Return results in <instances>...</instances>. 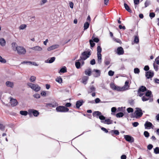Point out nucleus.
Here are the masks:
<instances>
[{
    "instance_id": "obj_1",
    "label": "nucleus",
    "mask_w": 159,
    "mask_h": 159,
    "mask_svg": "<svg viewBox=\"0 0 159 159\" xmlns=\"http://www.w3.org/2000/svg\"><path fill=\"white\" fill-rule=\"evenodd\" d=\"M11 46L12 49L15 51H16L19 54L21 55L25 54L26 51L23 47L18 46L15 42L12 43Z\"/></svg>"
},
{
    "instance_id": "obj_2",
    "label": "nucleus",
    "mask_w": 159,
    "mask_h": 159,
    "mask_svg": "<svg viewBox=\"0 0 159 159\" xmlns=\"http://www.w3.org/2000/svg\"><path fill=\"white\" fill-rule=\"evenodd\" d=\"M90 55V51L89 50L87 51H84L82 53L81 56L80 57V59L79 60L81 61L82 60H85L89 57Z\"/></svg>"
},
{
    "instance_id": "obj_3",
    "label": "nucleus",
    "mask_w": 159,
    "mask_h": 159,
    "mask_svg": "<svg viewBox=\"0 0 159 159\" xmlns=\"http://www.w3.org/2000/svg\"><path fill=\"white\" fill-rule=\"evenodd\" d=\"M27 85L31 89L36 92H38L41 89V88L38 84L29 83L27 84Z\"/></svg>"
},
{
    "instance_id": "obj_4",
    "label": "nucleus",
    "mask_w": 159,
    "mask_h": 159,
    "mask_svg": "<svg viewBox=\"0 0 159 159\" xmlns=\"http://www.w3.org/2000/svg\"><path fill=\"white\" fill-rule=\"evenodd\" d=\"M97 51L98 62L99 64H100L102 62V55L101 54L102 48L100 46H98Z\"/></svg>"
},
{
    "instance_id": "obj_5",
    "label": "nucleus",
    "mask_w": 159,
    "mask_h": 159,
    "mask_svg": "<svg viewBox=\"0 0 159 159\" xmlns=\"http://www.w3.org/2000/svg\"><path fill=\"white\" fill-rule=\"evenodd\" d=\"M56 109L57 112H66L69 110L68 108L63 106H59L57 107Z\"/></svg>"
},
{
    "instance_id": "obj_6",
    "label": "nucleus",
    "mask_w": 159,
    "mask_h": 159,
    "mask_svg": "<svg viewBox=\"0 0 159 159\" xmlns=\"http://www.w3.org/2000/svg\"><path fill=\"white\" fill-rule=\"evenodd\" d=\"M92 72V74L95 77H98L100 75L101 71L99 70L94 69Z\"/></svg>"
},
{
    "instance_id": "obj_7",
    "label": "nucleus",
    "mask_w": 159,
    "mask_h": 159,
    "mask_svg": "<svg viewBox=\"0 0 159 159\" xmlns=\"http://www.w3.org/2000/svg\"><path fill=\"white\" fill-rule=\"evenodd\" d=\"M111 88L113 90L121 91L120 87L116 86L113 83H111L110 84Z\"/></svg>"
},
{
    "instance_id": "obj_8",
    "label": "nucleus",
    "mask_w": 159,
    "mask_h": 159,
    "mask_svg": "<svg viewBox=\"0 0 159 159\" xmlns=\"http://www.w3.org/2000/svg\"><path fill=\"white\" fill-rule=\"evenodd\" d=\"M129 81L127 80L125 82V85L122 87H120L121 91H125L129 89Z\"/></svg>"
},
{
    "instance_id": "obj_9",
    "label": "nucleus",
    "mask_w": 159,
    "mask_h": 159,
    "mask_svg": "<svg viewBox=\"0 0 159 159\" xmlns=\"http://www.w3.org/2000/svg\"><path fill=\"white\" fill-rule=\"evenodd\" d=\"M124 138L126 141L130 143L133 142L134 141V138L129 135H124Z\"/></svg>"
},
{
    "instance_id": "obj_10",
    "label": "nucleus",
    "mask_w": 159,
    "mask_h": 159,
    "mask_svg": "<svg viewBox=\"0 0 159 159\" xmlns=\"http://www.w3.org/2000/svg\"><path fill=\"white\" fill-rule=\"evenodd\" d=\"M135 113L137 116L141 117L143 114L142 111L140 108H136Z\"/></svg>"
},
{
    "instance_id": "obj_11",
    "label": "nucleus",
    "mask_w": 159,
    "mask_h": 159,
    "mask_svg": "<svg viewBox=\"0 0 159 159\" xmlns=\"http://www.w3.org/2000/svg\"><path fill=\"white\" fill-rule=\"evenodd\" d=\"M154 75L153 72L151 70L147 71L146 73V76L147 79H149L152 78Z\"/></svg>"
},
{
    "instance_id": "obj_12",
    "label": "nucleus",
    "mask_w": 159,
    "mask_h": 159,
    "mask_svg": "<svg viewBox=\"0 0 159 159\" xmlns=\"http://www.w3.org/2000/svg\"><path fill=\"white\" fill-rule=\"evenodd\" d=\"M29 113L30 114H33L34 116H37L39 115V112L36 110L30 109L28 110Z\"/></svg>"
},
{
    "instance_id": "obj_13",
    "label": "nucleus",
    "mask_w": 159,
    "mask_h": 159,
    "mask_svg": "<svg viewBox=\"0 0 159 159\" xmlns=\"http://www.w3.org/2000/svg\"><path fill=\"white\" fill-rule=\"evenodd\" d=\"M144 126L145 129L148 128L149 129H150L151 128H153L152 127L153 126L151 123L147 121L144 124Z\"/></svg>"
},
{
    "instance_id": "obj_14",
    "label": "nucleus",
    "mask_w": 159,
    "mask_h": 159,
    "mask_svg": "<svg viewBox=\"0 0 159 159\" xmlns=\"http://www.w3.org/2000/svg\"><path fill=\"white\" fill-rule=\"evenodd\" d=\"M10 102L11 106L13 107L16 106L18 103L16 99H13L12 98H11Z\"/></svg>"
},
{
    "instance_id": "obj_15",
    "label": "nucleus",
    "mask_w": 159,
    "mask_h": 159,
    "mask_svg": "<svg viewBox=\"0 0 159 159\" xmlns=\"http://www.w3.org/2000/svg\"><path fill=\"white\" fill-rule=\"evenodd\" d=\"M59 46V45L58 44L53 45L48 48L47 50L48 51H50L58 48Z\"/></svg>"
},
{
    "instance_id": "obj_16",
    "label": "nucleus",
    "mask_w": 159,
    "mask_h": 159,
    "mask_svg": "<svg viewBox=\"0 0 159 159\" xmlns=\"http://www.w3.org/2000/svg\"><path fill=\"white\" fill-rule=\"evenodd\" d=\"M124 51L122 47H120L118 48L117 49V53L119 55H122L123 54Z\"/></svg>"
},
{
    "instance_id": "obj_17",
    "label": "nucleus",
    "mask_w": 159,
    "mask_h": 159,
    "mask_svg": "<svg viewBox=\"0 0 159 159\" xmlns=\"http://www.w3.org/2000/svg\"><path fill=\"white\" fill-rule=\"evenodd\" d=\"M96 91V88L93 85L90 86L88 90V93H90L93 92H95Z\"/></svg>"
},
{
    "instance_id": "obj_18",
    "label": "nucleus",
    "mask_w": 159,
    "mask_h": 159,
    "mask_svg": "<svg viewBox=\"0 0 159 159\" xmlns=\"http://www.w3.org/2000/svg\"><path fill=\"white\" fill-rule=\"evenodd\" d=\"M31 49L33 50L39 52L41 51L43 49L41 47L38 46H36L32 47L31 48Z\"/></svg>"
},
{
    "instance_id": "obj_19",
    "label": "nucleus",
    "mask_w": 159,
    "mask_h": 159,
    "mask_svg": "<svg viewBox=\"0 0 159 159\" xmlns=\"http://www.w3.org/2000/svg\"><path fill=\"white\" fill-rule=\"evenodd\" d=\"M101 115H102L101 112L98 111H95L93 113V116L96 117L97 118H98Z\"/></svg>"
},
{
    "instance_id": "obj_20",
    "label": "nucleus",
    "mask_w": 159,
    "mask_h": 159,
    "mask_svg": "<svg viewBox=\"0 0 159 159\" xmlns=\"http://www.w3.org/2000/svg\"><path fill=\"white\" fill-rule=\"evenodd\" d=\"M101 122L104 124L109 125L112 124L113 121L110 119H107L106 120H105L104 121H101Z\"/></svg>"
},
{
    "instance_id": "obj_21",
    "label": "nucleus",
    "mask_w": 159,
    "mask_h": 159,
    "mask_svg": "<svg viewBox=\"0 0 159 159\" xmlns=\"http://www.w3.org/2000/svg\"><path fill=\"white\" fill-rule=\"evenodd\" d=\"M6 85L7 87H10L11 88H12L14 86L13 82L9 81L6 82Z\"/></svg>"
},
{
    "instance_id": "obj_22",
    "label": "nucleus",
    "mask_w": 159,
    "mask_h": 159,
    "mask_svg": "<svg viewBox=\"0 0 159 159\" xmlns=\"http://www.w3.org/2000/svg\"><path fill=\"white\" fill-rule=\"evenodd\" d=\"M142 100L143 102L148 101L149 100H150V102H152L153 101L152 99H151L149 97H146L144 95L143 96V97L142 98Z\"/></svg>"
},
{
    "instance_id": "obj_23",
    "label": "nucleus",
    "mask_w": 159,
    "mask_h": 159,
    "mask_svg": "<svg viewBox=\"0 0 159 159\" xmlns=\"http://www.w3.org/2000/svg\"><path fill=\"white\" fill-rule=\"evenodd\" d=\"M82 100L78 101L76 102V105L77 108H79L82 105L83 103Z\"/></svg>"
},
{
    "instance_id": "obj_24",
    "label": "nucleus",
    "mask_w": 159,
    "mask_h": 159,
    "mask_svg": "<svg viewBox=\"0 0 159 159\" xmlns=\"http://www.w3.org/2000/svg\"><path fill=\"white\" fill-rule=\"evenodd\" d=\"M89 79V77L86 76H84L82 78V82L84 84H87V81Z\"/></svg>"
},
{
    "instance_id": "obj_25",
    "label": "nucleus",
    "mask_w": 159,
    "mask_h": 159,
    "mask_svg": "<svg viewBox=\"0 0 159 159\" xmlns=\"http://www.w3.org/2000/svg\"><path fill=\"white\" fill-rule=\"evenodd\" d=\"M55 59V57H52L51 58H49L47 61H46L45 62L46 63H52L54 61Z\"/></svg>"
},
{
    "instance_id": "obj_26",
    "label": "nucleus",
    "mask_w": 159,
    "mask_h": 159,
    "mask_svg": "<svg viewBox=\"0 0 159 159\" xmlns=\"http://www.w3.org/2000/svg\"><path fill=\"white\" fill-rule=\"evenodd\" d=\"M85 74L86 75L88 76H90L92 74L91 69L90 68H89L86 70L85 71Z\"/></svg>"
},
{
    "instance_id": "obj_27",
    "label": "nucleus",
    "mask_w": 159,
    "mask_h": 159,
    "mask_svg": "<svg viewBox=\"0 0 159 159\" xmlns=\"http://www.w3.org/2000/svg\"><path fill=\"white\" fill-rule=\"evenodd\" d=\"M67 72V69L66 66L62 67L59 71V73H64Z\"/></svg>"
},
{
    "instance_id": "obj_28",
    "label": "nucleus",
    "mask_w": 159,
    "mask_h": 159,
    "mask_svg": "<svg viewBox=\"0 0 159 159\" xmlns=\"http://www.w3.org/2000/svg\"><path fill=\"white\" fill-rule=\"evenodd\" d=\"M0 44L2 46H4L6 44V41L3 38L0 39Z\"/></svg>"
},
{
    "instance_id": "obj_29",
    "label": "nucleus",
    "mask_w": 159,
    "mask_h": 159,
    "mask_svg": "<svg viewBox=\"0 0 159 159\" xmlns=\"http://www.w3.org/2000/svg\"><path fill=\"white\" fill-rule=\"evenodd\" d=\"M124 6L125 8L129 12H131V10L127 4L125 3L124 4Z\"/></svg>"
},
{
    "instance_id": "obj_30",
    "label": "nucleus",
    "mask_w": 159,
    "mask_h": 159,
    "mask_svg": "<svg viewBox=\"0 0 159 159\" xmlns=\"http://www.w3.org/2000/svg\"><path fill=\"white\" fill-rule=\"evenodd\" d=\"M111 61V59L109 58H106L104 60V62L105 65H109Z\"/></svg>"
},
{
    "instance_id": "obj_31",
    "label": "nucleus",
    "mask_w": 159,
    "mask_h": 159,
    "mask_svg": "<svg viewBox=\"0 0 159 159\" xmlns=\"http://www.w3.org/2000/svg\"><path fill=\"white\" fill-rule=\"evenodd\" d=\"M46 105L49 106L50 107H55L58 106V104L56 103L54 104L48 103L46 104Z\"/></svg>"
},
{
    "instance_id": "obj_32",
    "label": "nucleus",
    "mask_w": 159,
    "mask_h": 159,
    "mask_svg": "<svg viewBox=\"0 0 159 159\" xmlns=\"http://www.w3.org/2000/svg\"><path fill=\"white\" fill-rule=\"evenodd\" d=\"M146 88L145 86H142L139 88L138 91L144 92L146 91Z\"/></svg>"
},
{
    "instance_id": "obj_33",
    "label": "nucleus",
    "mask_w": 159,
    "mask_h": 159,
    "mask_svg": "<svg viewBox=\"0 0 159 159\" xmlns=\"http://www.w3.org/2000/svg\"><path fill=\"white\" fill-rule=\"evenodd\" d=\"M152 95V92L151 91L148 90L146 93L145 95H144L146 97H148L151 98Z\"/></svg>"
},
{
    "instance_id": "obj_34",
    "label": "nucleus",
    "mask_w": 159,
    "mask_h": 159,
    "mask_svg": "<svg viewBox=\"0 0 159 159\" xmlns=\"http://www.w3.org/2000/svg\"><path fill=\"white\" fill-rule=\"evenodd\" d=\"M89 26V23L88 22H86L84 24V30H85L87 29Z\"/></svg>"
},
{
    "instance_id": "obj_35",
    "label": "nucleus",
    "mask_w": 159,
    "mask_h": 159,
    "mask_svg": "<svg viewBox=\"0 0 159 159\" xmlns=\"http://www.w3.org/2000/svg\"><path fill=\"white\" fill-rule=\"evenodd\" d=\"M101 101L100 100L99 98H97L95 99V102L93 101H91L90 102V103H98L100 102Z\"/></svg>"
},
{
    "instance_id": "obj_36",
    "label": "nucleus",
    "mask_w": 159,
    "mask_h": 159,
    "mask_svg": "<svg viewBox=\"0 0 159 159\" xmlns=\"http://www.w3.org/2000/svg\"><path fill=\"white\" fill-rule=\"evenodd\" d=\"M80 62L79 61H78L76 62L75 63V66L77 69H79L80 68Z\"/></svg>"
},
{
    "instance_id": "obj_37",
    "label": "nucleus",
    "mask_w": 159,
    "mask_h": 159,
    "mask_svg": "<svg viewBox=\"0 0 159 159\" xmlns=\"http://www.w3.org/2000/svg\"><path fill=\"white\" fill-rule=\"evenodd\" d=\"M124 115V113L122 112H119L116 114V117L117 118H120L123 117Z\"/></svg>"
},
{
    "instance_id": "obj_38",
    "label": "nucleus",
    "mask_w": 159,
    "mask_h": 159,
    "mask_svg": "<svg viewBox=\"0 0 159 159\" xmlns=\"http://www.w3.org/2000/svg\"><path fill=\"white\" fill-rule=\"evenodd\" d=\"M139 38L138 35H136L134 36V41L136 43H139Z\"/></svg>"
},
{
    "instance_id": "obj_39",
    "label": "nucleus",
    "mask_w": 159,
    "mask_h": 159,
    "mask_svg": "<svg viewBox=\"0 0 159 159\" xmlns=\"http://www.w3.org/2000/svg\"><path fill=\"white\" fill-rule=\"evenodd\" d=\"M36 79V77L35 76H31V77L30 79V81L31 82H34L35 80Z\"/></svg>"
},
{
    "instance_id": "obj_40",
    "label": "nucleus",
    "mask_w": 159,
    "mask_h": 159,
    "mask_svg": "<svg viewBox=\"0 0 159 159\" xmlns=\"http://www.w3.org/2000/svg\"><path fill=\"white\" fill-rule=\"evenodd\" d=\"M20 114L22 115L26 116L27 115L28 112L26 111H20Z\"/></svg>"
},
{
    "instance_id": "obj_41",
    "label": "nucleus",
    "mask_w": 159,
    "mask_h": 159,
    "mask_svg": "<svg viewBox=\"0 0 159 159\" xmlns=\"http://www.w3.org/2000/svg\"><path fill=\"white\" fill-rule=\"evenodd\" d=\"M26 27V25L25 24H22L19 27L20 30H23L25 29Z\"/></svg>"
},
{
    "instance_id": "obj_42",
    "label": "nucleus",
    "mask_w": 159,
    "mask_h": 159,
    "mask_svg": "<svg viewBox=\"0 0 159 159\" xmlns=\"http://www.w3.org/2000/svg\"><path fill=\"white\" fill-rule=\"evenodd\" d=\"M154 153L156 154L159 153V148L158 147H156L154 149Z\"/></svg>"
},
{
    "instance_id": "obj_43",
    "label": "nucleus",
    "mask_w": 159,
    "mask_h": 159,
    "mask_svg": "<svg viewBox=\"0 0 159 159\" xmlns=\"http://www.w3.org/2000/svg\"><path fill=\"white\" fill-rule=\"evenodd\" d=\"M0 62L4 63L6 62V60L2 57L0 56Z\"/></svg>"
},
{
    "instance_id": "obj_44",
    "label": "nucleus",
    "mask_w": 159,
    "mask_h": 159,
    "mask_svg": "<svg viewBox=\"0 0 159 159\" xmlns=\"http://www.w3.org/2000/svg\"><path fill=\"white\" fill-rule=\"evenodd\" d=\"M56 81L59 83H61L62 82V79L60 77H59L56 79Z\"/></svg>"
},
{
    "instance_id": "obj_45",
    "label": "nucleus",
    "mask_w": 159,
    "mask_h": 159,
    "mask_svg": "<svg viewBox=\"0 0 159 159\" xmlns=\"http://www.w3.org/2000/svg\"><path fill=\"white\" fill-rule=\"evenodd\" d=\"M134 3L135 5V8L137 7V5L139 4V0H134Z\"/></svg>"
},
{
    "instance_id": "obj_46",
    "label": "nucleus",
    "mask_w": 159,
    "mask_h": 159,
    "mask_svg": "<svg viewBox=\"0 0 159 159\" xmlns=\"http://www.w3.org/2000/svg\"><path fill=\"white\" fill-rule=\"evenodd\" d=\"M89 42L91 47V48L93 47L95 44V43H93V41L92 40H90Z\"/></svg>"
},
{
    "instance_id": "obj_47",
    "label": "nucleus",
    "mask_w": 159,
    "mask_h": 159,
    "mask_svg": "<svg viewBox=\"0 0 159 159\" xmlns=\"http://www.w3.org/2000/svg\"><path fill=\"white\" fill-rule=\"evenodd\" d=\"M134 72L135 74H139L140 72L139 69L138 68H135L134 69Z\"/></svg>"
},
{
    "instance_id": "obj_48",
    "label": "nucleus",
    "mask_w": 159,
    "mask_h": 159,
    "mask_svg": "<svg viewBox=\"0 0 159 159\" xmlns=\"http://www.w3.org/2000/svg\"><path fill=\"white\" fill-rule=\"evenodd\" d=\"M92 40L93 42H95L96 43H98L99 41V39L98 38H94V37H92Z\"/></svg>"
},
{
    "instance_id": "obj_49",
    "label": "nucleus",
    "mask_w": 159,
    "mask_h": 159,
    "mask_svg": "<svg viewBox=\"0 0 159 159\" xmlns=\"http://www.w3.org/2000/svg\"><path fill=\"white\" fill-rule=\"evenodd\" d=\"M98 118L101 120V121H103L102 120H105V117L103 116L102 115H101L98 117Z\"/></svg>"
},
{
    "instance_id": "obj_50",
    "label": "nucleus",
    "mask_w": 159,
    "mask_h": 159,
    "mask_svg": "<svg viewBox=\"0 0 159 159\" xmlns=\"http://www.w3.org/2000/svg\"><path fill=\"white\" fill-rule=\"evenodd\" d=\"M114 71L110 70L109 71L108 73V74L109 76H113L114 74Z\"/></svg>"
},
{
    "instance_id": "obj_51",
    "label": "nucleus",
    "mask_w": 159,
    "mask_h": 159,
    "mask_svg": "<svg viewBox=\"0 0 159 159\" xmlns=\"http://www.w3.org/2000/svg\"><path fill=\"white\" fill-rule=\"evenodd\" d=\"M127 110L128 113L132 112L133 111V109L130 107L128 108Z\"/></svg>"
},
{
    "instance_id": "obj_52",
    "label": "nucleus",
    "mask_w": 159,
    "mask_h": 159,
    "mask_svg": "<svg viewBox=\"0 0 159 159\" xmlns=\"http://www.w3.org/2000/svg\"><path fill=\"white\" fill-rule=\"evenodd\" d=\"M144 135L146 137H148L149 136V134L148 132L145 131L144 132Z\"/></svg>"
},
{
    "instance_id": "obj_53",
    "label": "nucleus",
    "mask_w": 159,
    "mask_h": 159,
    "mask_svg": "<svg viewBox=\"0 0 159 159\" xmlns=\"http://www.w3.org/2000/svg\"><path fill=\"white\" fill-rule=\"evenodd\" d=\"M40 94L37 93L33 95V97L36 98H40Z\"/></svg>"
},
{
    "instance_id": "obj_54",
    "label": "nucleus",
    "mask_w": 159,
    "mask_h": 159,
    "mask_svg": "<svg viewBox=\"0 0 159 159\" xmlns=\"http://www.w3.org/2000/svg\"><path fill=\"white\" fill-rule=\"evenodd\" d=\"M153 66L155 70L156 71H157L158 70V66L157 65H155V63L153 64Z\"/></svg>"
},
{
    "instance_id": "obj_55",
    "label": "nucleus",
    "mask_w": 159,
    "mask_h": 159,
    "mask_svg": "<svg viewBox=\"0 0 159 159\" xmlns=\"http://www.w3.org/2000/svg\"><path fill=\"white\" fill-rule=\"evenodd\" d=\"M155 61L157 64L159 65V56L155 59Z\"/></svg>"
},
{
    "instance_id": "obj_56",
    "label": "nucleus",
    "mask_w": 159,
    "mask_h": 159,
    "mask_svg": "<svg viewBox=\"0 0 159 159\" xmlns=\"http://www.w3.org/2000/svg\"><path fill=\"white\" fill-rule=\"evenodd\" d=\"M143 92H141L140 91H138V95L140 97H142L144 94L143 93Z\"/></svg>"
},
{
    "instance_id": "obj_57",
    "label": "nucleus",
    "mask_w": 159,
    "mask_h": 159,
    "mask_svg": "<svg viewBox=\"0 0 159 159\" xmlns=\"http://www.w3.org/2000/svg\"><path fill=\"white\" fill-rule=\"evenodd\" d=\"M139 125V123L137 122H135L132 123V125L134 127H136L137 126Z\"/></svg>"
},
{
    "instance_id": "obj_58",
    "label": "nucleus",
    "mask_w": 159,
    "mask_h": 159,
    "mask_svg": "<svg viewBox=\"0 0 159 159\" xmlns=\"http://www.w3.org/2000/svg\"><path fill=\"white\" fill-rule=\"evenodd\" d=\"M150 4V2L149 1H146L145 2V7H147Z\"/></svg>"
},
{
    "instance_id": "obj_59",
    "label": "nucleus",
    "mask_w": 159,
    "mask_h": 159,
    "mask_svg": "<svg viewBox=\"0 0 159 159\" xmlns=\"http://www.w3.org/2000/svg\"><path fill=\"white\" fill-rule=\"evenodd\" d=\"M149 16L151 18H152L154 17L155 16V14L154 13L152 12L150 13Z\"/></svg>"
},
{
    "instance_id": "obj_60",
    "label": "nucleus",
    "mask_w": 159,
    "mask_h": 159,
    "mask_svg": "<svg viewBox=\"0 0 159 159\" xmlns=\"http://www.w3.org/2000/svg\"><path fill=\"white\" fill-rule=\"evenodd\" d=\"M114 134H115V135H118L119 134V132L118 130H114Z\"/></svg>"
},
{
    "instance_id": "obj_61",
    "label": "nucleus",
    "mask_w": 159,
    "mask_h": 159,
    "mask_svg": "<svg viewBox=\"0 0 159 159\" xmlns=\"http://www.w3.org/2000/svg\"><path fill=\"white\" fill-rule=\"evenodd\" d=\"M5 126L2 124L0 123V129L1 130H4L5 129Z\"/></svg>"
},
{
    "instance_id": "obj_62",
    "label": "nucleus",
    "mask_w": 159,
    "mask_h": 159,
    "mask_svg": "<svg viewBox=\"0 0 159 159\" xmlns=\"http://www.w3.org/2000/svg\"><path fill=\"white\" fill-rule=\"evenodd\" d=\"M90 63L92 65H94L95 64V61L94 59L91 60L90 62Z\"/></svg>"
},
{
    "instance_id": "obj_63",
    "label": "nucleus",
    "mask_w": 159,
    "mask_h": 159,
    "mask_svg": "<svg viewBox=\"0 0 159 159\" xmlns=\"http://www.w3.org/2000/svg\"><path fill=\"white\" fill-rule=\"evenodd\" d=\"M27 63H29L30 64H32V62L31 61H23L22 62H21V64H27Z\"/></svg>"
},
{
    "instance_id": "obj_64",
    "label": "nucleus",
    "mask_w": 159,
    "mask_h": 159,
    "mask_svg": "<svg viewBox=\"0 0 159 159\" xmlns=\"http://www.w3.org/2000/svg\"><path fill=\"white\" fill-rule=\"evenodd\" d=\"M152 148L153 145L151 144H149L147 146L148 149L149 150H151Z\"/></svg>"
}]
</instances>
